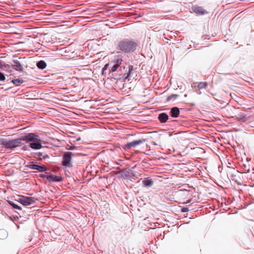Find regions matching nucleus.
<instances>
[{
  "label": "nucleus",
  "mask_w": 254,
  "mask_h": 254,
  "mask_svg": "<svg viewBox=\"0 0 254 254\" xmlns=\"http://www.w3.org/2000/svg\"><path fill=\"white\" fill-rule=\"evenodd\" d=\"M134 70V68L133 65H129L128 66V69H127V72H122L120 73V75L122 76V78H124L127 81H129L130 80L131 77L133 75V71Z\"/></svg>",
  "instance_id": "6"
},
{
  "label": "nucleus",
  "mask_w": 254,
  "mask_h": 254,
  "mask_svg": "<svg viewBox=\"0 0 254 254\" xmlns=\"http://www.w3.org/2000/svg\"><path fill=\"white\" fill-rule=\"evenodd\" d=\"M12 67L16 70L22 71L23 67L20 62L17 60H13Z\"/></svg>",
  "instance_id": "10"
},
{
  "label": "nucleus",
  "mask_w": 254,
  "mask_h": 254,
  "mask_svg": "<svg viewBox=\"0 0 254 254\" xmlns=\"http://www.w3.org/2000/svg\"><path fill=\"white\" fill-rule=\"evenodd\" d=\"M178 96L179 95L177 94H172L167 97V101H170L173 99H176Z\"/></svg>",
  "instance_id": "21"
},
{
  "label": "nucleus",
  "mask_w": 254,
  "mask_h": 254,
  "mask_svg": "<svg viewBox=\"0 0 254 254\" xmlns=\"http://www.w3.org/2000/svg\"><path fill=\"white\" fill-rule=\"evenodd\" d=\"M47 179L50 182H59L63 180L62 177L57 176L51 174L47 175Z\"/></svg>",
  "instance_id": "9"
},
{
  "label": "nucleus",
  "mask_w": 254,
  "mask_h": 254,
  "mask_svg": "<svg viewBox=\"0 0 254 254\" xmlns=\"http://www.w3.org/2000/svg\"><path fill=\"white\" fill-rule=\"evenodd\" d=\"M22 140L29 142V147L33 149L38 150L42 147L39 135L34 133H28L21 138L14 139H0V144L6 149H12L20 146L22 144Z\"/></svg>",
  "instance_id": "1"
},
{
  "label": "nucleus",
  "mask_w": 254,
  "mask_h": 254,
  "mask_svg": "<svg viewBox=\"0 0 254 254\" xmlns=\"http://www.w3.org/2000/svg\"><path fill=\"white\" fill-rule=\"evenodd\" d=\"M36 200L34 197L22 196L18 201L24 206H28L35 203Z\"/></svg>",
  "instance_id": "5"
},
{
  "label": "nucleus",
  "mask_w": 254,
  "mask_h": 254,
  "mask_svg": "<svg viewBox=\"0 0 254 254\" xmlns=\"http://www.w3.org/2000/svg\"><path fill=\"white\" fill-rule=\"evenodd\" d=\"M120 66L116 64H114V65H113V66L111 68V69L110 70V71H112V72H115L117 70V68L119 67Z\"/></svg>",
  "instance_id": "22"
},
{
  "label": "nucleus",
  "mask_w": 254,
  "mask_h": 254,
  "mask_svg": "<svg viewBox=\"0 0 254 254\" xmlns=\"http://www.w3.org/2000/svg\"><path fill=\"white\" fill-rule=\"evenodd\" d=\"M108 65H109L108 64H105L104 67L103 68V69H102V74H104L105 71L107 69Z\"/></svg>",
  "instance_id": "28"
},
{
  "label": "nucleus",
  "mask_w": 254,
  "mask_h": 254,
  "mask_svg": "<svg viewBox=\"0 0 254 254\" xmlns=\"http://www.w3.org/2000/svg\"><path fill=\"white\" fill-rule=\"evenodd\" d=\"M146 141V139H140L138 140H133L130 142H128L127 144H125L123 147L124 149L128 150L130 149L131 147H135L137 145H138L143 142H145Z\"/></svg>",
  "instance_id": "4"
},
{
  "label": "nucleus",
  "mask_w": 254,
  "mask_h": 254,
  "mask_svg": "<svg viewBox=\"0 0 254 254\" xmlns=\"http://www.w3.org/2000/svg\"><path fill=\"white\" fill-rule=\"evenodd\" d=\"M123 62L122 57L121 55H118L115 58L114 60L112 62L114 64L120 66Z\"/></svg>",
  "instance_id": "14"
},
{
  "label": "nucleus",
  "mask_w": 254,
  "mask_h": 254,
  "mask_svg": "<svg viewBox=\"0 0 254 254\" xmlns=\"http://www.w3.org/2000/svg\"><path fill=\"white\" fill-rule=\"evenodd\" d=\"M154 184V182L152 179L149 178H146L144 179L142 181V184L146 187L150 188Z\"/></svg>",
  "instance_id": "12"
},
{
  "label": "nucleus",
  "mask_w": 254,
  "mask_h": 254,
  "mask_svg": "<svg viewBox=\"0 0 254 254\" xmlns=\"http://www.w3.org/2000/svg\"><path fill=\"white\" fill-rule=\"evenodd\" d=\"M181 211L182 212H188V211H189V208L188 207H184L182 208Z\"/></svg>",
  "instance_id": "29"
},
{
  "label": "nucleus",
  "mask_w": 254,
  "mask_h": 254,
  "mask_svg": "<svg viewBox=\"0 0 254 254\" xmlns=\"http://www.w3.org/2000/svg\"><path fill=\"white\" fill-rule=\"evenodd\" d=\"M22 149H23V150H26V149H25V146H24V147L22 148Z\"/></svg>",
  "instance_id": "33"
},
{
  "label": "nucleus",
  "mask_w": 254,
  "mask_h": 254,
  "mask_svg": "<svg viewBox=\"0 0 254 254\" xmlns=\"http://www.w3.org/2000/svg\"><path fill=\"white\" fill-rule=\"evenodd\" d=\"M180 114V110L178 107H175L171 108L170 115L173 118H177Z\"/></svg>",
  "instance_id": "13"
},
{
  "label": "nucleus",
  "mask_w": 254,
  "mask_h": 254,
  "mask_svg": "<svg viewBox=\"0 0 254 254\" xmlns=\"http://www.w3.org/2000/svg\"><path fill=\"white\" fill-rule=\"evenodd\" d=\"M74 148V146H70V148L68 149L69 150H72Z\"/></svg>",
  "instance_id": "31"
},
{
  "label": "nucleus",
  "mask_w": 254,
  "mask_h": 254,
  "mask_svg": "<svg viewBox=\"0 0 254 254\" xmlns=\"http://www.w3.org/2000/svg\"><path fill=\"white\" fill-rule=\"evenodd\" d=\"M191 10L193 12L199 15L206 14L208 13V12L203 7L198 5L192 6Z\"/></svg>",
  "instance_id": "7"
},
{
  "label": "nucleus",
  "mask_w": 254,
  "mask_h": 254,
  "mask_svg": "<svg viewBox=\"0 0 254 254\" xmlns=\"http://www.w3.org/2000/svg\"><path fill=\"white\" fill-rule=\"evenodd\" d=\"M5 78L4 73L0 71V81H4L5 80Z\"/></svg>",
  "instance_id": "23"
},
{
  "label": "nucleus",
  "mask_w": 254,
  "mask_h": 254,
  "mask_svg": "<svg viewBox=\"0 0 254 254\" xmlns=\"http://www.w3.org/2000/svg\"><path fill=\"white\" fill-rule=\"evenodd\" d=\"M120 68H121V73H122V72H127V68H126L125 66H121L120 67Z\"/></svg>",
  "instance_id": "27"
},
{
  "label": "nucleus",
  "mask_w": 254,
  "mask_h": 254,
  "mask_svg": "<svg viewBox=\"0 0 254 254\" xmlns=\"http://www.w3.org/2000/svg\"><path fill=\"white\" fill-rule=\"evenodd\" d=\"M123 172L125 173V176L126 178L128 179H130L131 176L129 175V173L128 171L126 170H124Z\"/></svg>",
  "instance_id": "24"
},
{
  "label": "nucleus",
  "mask_w": 254,
  "mask_h": 254,
  "mask_svg": "<svg viewBox=\"0 0 254 254\" xmlns=\"http://www.w3.org/2000/svg\"><path fill=\"white\" fill-rule=\"evenodd\" d=\"M73 154L71 152H66L63 156L62 165L66 168H71L73 167L72 158Z\"/></svg>",
  "instance_id": "3"
},
{
  "label": "nucleus",
  "mask_w": 254,
  "mask_h": 254,
  "mask_svg": "<svg viewBox=\"0 0 254 254\" xmlns=\"http://www.w3.org/2000/svg\"><path fill=\"white\" fill-rule=\"evenodd\" d=\"M38 156H42V153H40V152L38 153Z\"/></svg>",
  "instance_id": "32"
},
{
  "label": "nucleus",
  "mask_w": 254,
  "mask_h": 254,
  "mask_svg": "<svg viewBox=\"0 0 254 254\" xmlns=\"http://www.w3.org/2000/svg\"><path fill=\"white\" fill-rule=\"evenodd\" d=\"M47 175H45V174H40L39 175V177L41 178H46L47 179Z\"/></svg>",
  "instance_id": "30"
},
{
  "label": "nucleus",
  "mask_w": 254,
  "mask_h": 254,
  "mask_svg": "<svg viewBox=\"0 0 254 254\" xmlns=\"http://www.w3.org/2000/svg\"><path fill=\"white\" fill-rule=\"evenodd\" d=\"M11 82L15 85V86H19L21 84L23 83L24 82V80L22 79H13Z\"/></svg>",
  "instance_id": "17"
},
{
  "label": "nucleus",
  "mask_w": 254,
  "mask_h": 254,
  "mask_svg": "<svg viewBox=\"0 0 254 254\" xmlns=\"http://www.w3.org/2000/svg\"><path fill=\"white\" fill-rule=\"evenodd\" d=\"M190 200H188V201L187 203H189V202H190Z\"/></svg>",
  "instance_id": "34"
},
{
  "label": "nucleus",
  "mask_w": 254,
  "mask_h": 254,
  "mask_svg": "<svg viewBox=\"0 0 254 254\" xmlns=\"http://www.w3.org/2000/svg\"><path fill=\"white\" fill-rule=\"evenodd\" d=\"M46 63L42 60L40 61L37 63V67L43 69L46 68Z\"/></svg>",
  "instance_id": "15"
},
{
  "label": "nucleus",
  "mask_w": 254,
  "mask_h": 254,
  "mask_svg": "<svg viewBox=\"0 0 254 254\" xmlns=\"http://www.w3.org/2000/svg\"><path fill=\"white\" fill-rule=\"evenodd\" d=\"M6 236H7L6 232L3 229L0 230V239H3L5 238H6Z\"/></svg>",
  "instance_id": "20"
},
{
  "label": "nucleus",
  "mask_w": 254,
  "mask_h": 254,
  "mask_svg": "<svg viewBox=\"0 0 254 254\" xmlns=\"http://www.w3.org/2000/svg\"><path fill=\"white\" fill-rule=\"evenodd\" d=\"M236 119L241 122H244L246 121L247 118L245 115H240L236 117Z\"/></svg>",
  "instance_id": "18"
},
{
  "label": "nucleus",
  "mask_w": 254,
  "mask_h": 254,
  "mask_svg": "<svg viewBox=\"0 0 254 254\" xmlns=\"http://www.w3.org/2000/svg\"><path fill=\"white\" fill-rule=\"evenodd\" d=\"M10 66L9 64H6L3 62L2 64V65H1V68H0V69H3L4 68H9V67H10Z\"/></svg>",
  "instance_id": "26"
},
{
  "label": "nucleus",
  "mask_w": 254,
  "mask_h": 254,
  "mask_svg": "<svg viewBox=\"0 0 254 254\" xmlns=\"http://www.w3.org/2000/svg\"><path fill=\"white\" fill-rule=\"evenodd\" d=\"M10 66L9 64H6L3 62L2 64V65H1V68H0V69H3L4 68H9V67H10Z\"/></svg>",
  "instance_id": "25"
},
{
  "label": "nucleus",
  "mask_w": 254,
  "mask_h": 254,
  "mask_svg": "<svg viewBox=\"0 0 254 254\" xmlns=\"http://www.w3.org/2000/svg\"><path fill=\"white\" fill-rule=\"evenodd\" d=\"M8 203L13 208L18 210H21V207L18 206L17 204H15L14 202L12 201H8Z\"/></svg>",
  "instance_id": "19"
},
{
  "label": "nucleus",
  "mask_w": 254,
  "mask_h": 254,
  "mask_svg": "<svg viewBox=\"0 0 254 254\" xmlns=\"http://www.w3.org/2000/svg\"><path fill=\"white\" fill-rule=\"evenodd\" d=\"M208 86V83L206 82H200L198 83L197 87L199 89H205Z\"/></svg>",
  "instance_id": "16"
},
{
  "label": "nucleus",
  "mask_w": 254,
  "mask_h": 254,
  "mask_svg": "<svg viewBox=\"0 0 254 254\" xmlns=\"http://www.w3.org/2000/svg\"><path fill=\"white\" fill-rule=\"evenodd\" d=\"M26 166L30 169L36 170L40 172H45L48 170L47 167L44 165L40 166L37 164H31Z\"/></svg>",
  "instance_id": "8"
},
{
  "label": "nucleus",
  "mask_w": 254,
  "mask_h": 254,
  "mask_svg": "<svg viewBox=\"0 0 254 254\" xmlns=\"http://www.w3.org/2000/svg\"><path fill=\"white\" fill-rule=\"evenodd\" d=\"M137 46L133 40L124 39L118 42L116 49L124 53H131L135 51Z\"/></svg>",
  "instance_id": "2"
},
{
  "label": "nucleus",
  "mask_w": 254,
  "mask_h": 254,
  "mask_svg": "<svg viewBox=\"0 0 254 254\" xmlns=\"http://www.w3.org/2000/svg\"><path fill=\"white\" fill-rule=\"evenodd\" d=\"M158 119L161 123H165L169 119V116L166 113H162L158 115Z\"/></svg>",
  "instance_id": "11"
}]
</instances>
